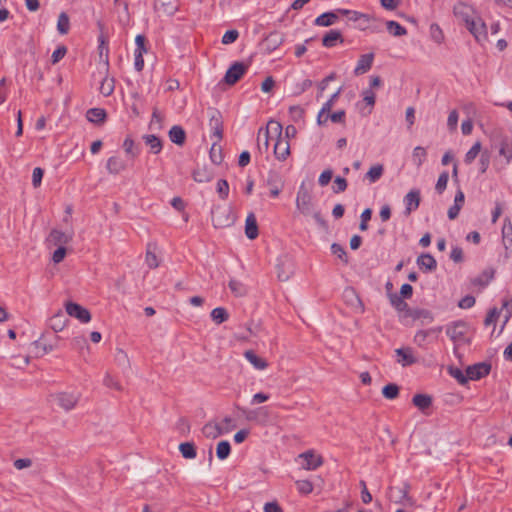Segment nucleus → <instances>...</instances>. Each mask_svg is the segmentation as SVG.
<instances>
[{"label":"nucleus","instance_id":"3","mask_svg":"<svg viewBox=\"0 0 512 512\" xmlns=\"http://www.w3.org/2000/svg\"><path fill=\"white\" fill-rule=\"evenodd\" d=\"M270 131H272L275 136H280L282 134L281 124L277 121L271 120L268 122L265 130L264 129L259 130L258 137H257V147L260 152H263V151L266 152L268 150Z\"/></svg>","mask_w":512,"mask_h":512},{"label":"nucleus","instance_id":"14","mask_svg":"<svg viewBox=\"0 0 512 512\" xmlns=\"http://www.w3.org/2000/svg\"><path fill=\"white\" fill-rule=\"evenodd\" d=\"M491 365L485 362L476 363L468 366L466 375L468 380H479L490 373Z\"/></svg>","mask_w":512,"mask_h":512},{"label":"nucleus","instance_id":"19","mask_svg":"<svg viewBox=\"0 0 512 512\" xmlns=\"http://www.w3.org/2000/svg\"><path fill=\"white\" fill-rule=\"evenodd\" d=\"M374 60V54L373 53H367L360 56L357 65L354 69L355 75H361L366 72H368L373 64Z\"/></svg>","mask_w":512,"mask_h":512},{"label":"nucleus","instance_id":"10","mask_svg":"<svg viewBox=\"0 0 512 512\" xmlns=\"http://www.w3.org/2000/svg\"><path fill=\"white\" fill-rule=\"evenodd\" d=\"M277 269V278L280 281H288L295 273V264L294 262L288 258L284 257L279 259V262L276 266Z\"/></svg>","mask_w":512,"mask_h":512},{"label":"nucleus","instance_id":"56","mask_svg":"<svg viewBox=\"0 0 512 512\" xmlns=\"http://www.w3.org/2000/svg\"><path fill=\"white\" fill-rule=\"evenodd\" d=\"M217 192L219 197L225 200L229 195V184L225 179H220L217 182Z\"/></svg>","mask_w":512,"mask_h":512},{"label":"nucleus","instance_id":"24","mask_svg":"<svg viewBox=\"0 0 512 512\" xmlns=\"http://www.w3.org/2000/svg\"><path fill=\"white\" fill-rule=\"evenodd\" d=\"M244 357L257 370H264L268 367V362L259 357L253 350L245 351Z\"/></svg>","mask_w":512,"mask_h":512},{"label":"nucleus","instance_id":"49","mask_svg":"<svg viewBox=\"0 0 512 512\" xmlns=\"http://www.w3.org/2000/svg\"><path fill=\"white\" fill-rule=\"evenodd\" d=\"M406 315L413 319L423 318L429 321L433 320L431 312L426 309H409Z\"/></svg>","mask_w":512,"mask_h":512},{"label":"nucleus","instance_id":"30","mask_svg":"<svg viewBox=\"0 0 512 512\" xmlns=\"http://www.w3.org/2000/svg\"><path fill=\"white\" fill-rule=\"evenodd\" d=\"M502 240L506 249V257H509L508 249L512 245V224L509 219H505L502 227Z\"/></svg>","mask_w":512,"mask_h":512},{"label":"nucleus","instance_id":"2","mask_svg":"<svg viewBox=\"0 0 512 512\" xmlns=\"http://www.w3.org/2000/svg\"><path fill=\"white\" fill-rule=\"evenodd\" d=\"M468 330V324L465 321L458 320L447 325L446 334L456 345L469 344Z\"/></svg>","mask_w":512,"mask_h":512},{"label":"nucleus","instance_id":"8","mask_svg":"<svg viewBox=\"0 0 512 512\" xmlns=\"http://www.w3.org/2000/svg\"><path fill=\"white\" fill-rule=\"evenodd\" d=\"M65 310L70 317L76 318L81 323H88L91 320L89 310L75 302H67Z\"/></svg>","mask_w":512,"mask_h":512},{"label":"nucleus","instance_id":"41","mask_svg":"<svg viewBox=\"0 0 512 512\" xmlns=\"http://www.w3.org/2000/svg\"><path fill=\"white\" fill-rule=\"evenodd\" d=\"M429 34L431 39L438 45L442 44L445 40L442 29L436 23L430 25Z\"/></svg>","mask_w":512,"mask_h":512},{"label":"nucleus","instance_id":"39","mask_svg":"<svg viewBox=\"0 0 512 512\" xmlns=\"http://www.w3.org/2000/svg\"><path fill=\"white\" fill-rule=\"evenodd\" d=\"M389 300L391 305L399 312H408V304L404 301V298L396 293L389 294Z\"/></svg>","mask_w":512,"mask_h":512},{"label":"nucleus","instance_id":"6","mask_svg":"<svg viewBox=\"0 0 512 512\" xmlns=\"http://www.w3.org/2000/svg\"><path fill=\"white\" fill-rule=\"evenodd\" d=\"M234 218L230 213V210L221 206H216L212 210V222L214 227L222 228L229 226L233 223Z\"/></svg>","mask_w":512,"mask_h":512},{"label":"nucleus","instance_id":"13","mask_svg":"<svg viewBox=\"0 0 512 512\" xmlns=\"http://www.w3.org/2000/svg\"><path fill=\"white\" fill-rule=\"evenodd\" d=\"M73 239V233H65L58 229H52L46 238L48 246H64Z\"/></svg>","mask_w":512,"mask_h":512},{"label":"nucleus","instance_id":"62","mask_svg":"<svg viewBox=\"0 0 512 512\" xmlns=\"http://www.w3.org/2000/svg\"><path fill=\"white\" fill-rule=\"evenodd\" d=\"M239 33L237 30H228L222 37V43L225 45L231 44L237 40Z\"/></svg>","mask_w":512,"mask_h":512},{"label":"nucleus","instance_id":"51","mask_svg":"<svg viewBox=\"0 0 512 512\" xmlns=\"http://www.w3.org/2000/svg\"><path fill=\"white\" fill-rule=\"evenodd\" d=\"M210 158L213 163L219 165L223 161L222 149L217 143H213L210 149Z\"/></svg>","mask_w":512,"mask_h":512},{"label":"nucleus","instance_id":"38","mask_svg":"<svg viewBox=\"0 0 512 512\" xmlns=\"http://www.w3.org/2000/svg\"><path fill=\"white\" fill-rule=\"evenodd\" d=\"M144 142L146 145L150 147V150L153 154H159L162 150V142L161 140L153 135H145L143 136Z\"/></svg>","mask_w":512,"mask_h":512},{"label":"nucleus","instance_id":"25","mask_svg":"<svg viewBox=\"0 0 512 512\" xmlns=\"http://www.w3.org/2000/svg\"><path fill=\"white\" fill-rule=\"evenodd\" d=\"M245 234L247 238L253 240L257 238L259 232H258V225L256 221V217L254 213H249L246 221H245Z\"/></svg>","mask_w":512,"mask_h":512},{"label":"nucleus","instance_id":"23","mask_svg":"<svg viewBox=\"0 0 512 512\" xmlns=\"http://www.w3.org/2000/svg\"><path fill=\"white\" fill-rule=\"evenodd\" d=\"M406 203L405 213L409 215L413 210L417 209L420 204V192L418 190H411L404 199Z\"/></svg>","mask_w":512,"mask_h":512},{"label":"nucleus","instance_id":"48","mask_svg":"<svg viewBox=\"0 0 512 512\" xmlns=\"http://www.w3.org/2000/svg\"><path fill=\"white\" fill-rule=\"evenodd\" d=\"M231 452V446L228 441H220L217 444L216 455L220 460L226 459Z\"/></svg>","mask_w":512,"mask_h":512},{"label":"nucleus","instance_id":"21","mask_svg":"<svg viewBox=\"0 0 512 512\" xmlns=\"http://www.w3.org/2000/svg\"><path fill=\"white\" fill-rule=\"evenodd\" d=\"M106 169L110 174H120L126 169V162L119 156H112L107 160Z\"/></svg>","mask_w":512,"mask_h":512},{"label":"nucleus","instance_id":"57","mask_svg":"<svg viewBox=\"0 0 512 512\" xmlns=\"http://www.w3.org/2000/svg\"><path fill=\"white\" fill-rule=\"evenodd\" d=\"M331 251L339 259H341L345 264L348 262L346 251H345V249L340 244L333 243L331 245Z\"/></svg>","mask_w":512,"mask_h":512},{"label":"nucleus","instance_id":"28","mask_svg":"<svg viewBox=\"0 0 512 512\" xmlns=\"http://www.w3.org/2000/svg\"><path fill=\"white\" fill-rule=\"evenodd\" d=\"M499 154L505 158L507 163L512 161V138L504 136L499 143Z\"/></svg>","mask_w":512,"mask_h":512},{"label":"nucleus","instance_id":"59","mask_svg":"<svg viewBox=\"0 0 512 512\" xmlns=\"http://www.w3.org/2000/svg\"><path fill=\"white\" fill-rule=\"evenodd\" d=\"M296 486L302 494H309L313 491V484L309 480H299L296 482Z\"/></svg>","mask_w":512,"mask_h":512},{"label":"nucleus","instance_id":"9","mask_svg":"<svg viewBox=\"0 0 512 512\" xmlns=\"http://www.w3.org/2000/svg\"><path fill=\"white\" fill-rule=\"evenodd\" d=\"M155 11L159 17L172 16L179 9L178 0H156L154 4Z\"/></svg>","mask_w":512,"mask_h":512},{"label":"nucleus","instance_id":"55","mask_svg":"<svg viewBox=\"0 0 512 512\" xmlns=\"http://www.w3.org/2000/svg\"><path fill=\"white\" fill-rule=\"evenodd\" d=\"M426 150L421 147V146H417L414 148L413 150V159L416 163L417 166H421L422 163L424 162L425 158H426Z\"/></svg>","mask_w":512,"mask_h":512},{"label":"nucleus","instance_id":"44","mask_svg":"<svg viewBox=\"0 0 512 512\" xmlns=\"http://www.w3.org/2000/svg\"><path fill=\"white\" fill-rule=\"evenodd\" d=\"M211 318L216 324H221L228 320L229 314L223 307H217L212 310Z\"/></svg>","mask_w":512,"mask_h":512},{"label":"nucleus","instance_id":"5","mask_svg":"<svg viewBox=\"0 0 512 512\" xmlns=\"http://www.w3.org/2000/svg\"><path fill=\"white\" fill-rule=\"evenodd\" d=\"M466 28L480 45H484L489 41L487 26L480 17L476 16L471 22L468 23Z\"/></svg>","mask_w":512,"mask_h":512},{"label":"nucleus","instance_id":"20","mask_svg":"<svg viewBox=\"0 0 512 512\" xmlns=\"http://www.w3.org/2000/svg\"><path fill=\"white\" fill-rule=\"evenodd\" d=\"M417 265L421 270L425 272H431L437 268V262L435 258L429 253H423L419 255L417 258Z\"/></svg>","mask_w":512,"mask_h":512},{"label":"nucleus","instance_id":"18","mask_svg":"<svg viewBox=\"0 0 512 512\" xmlns=\"http://www.w3.org/2000/svg\"><path fill=\"white\" fill-rule=\"evenodd\" d=\"M276 137L277 140L274 144V155L278 160L284 161L290 155V144L289 141L287 139H283L281 135Z\"/></svg>","mask_w":512,"mask_h":512},{"label":"nucleus","instance_id":"34","mask_svg":"<svg viewBox=\"0 0 512 512\" xmlns=\"http://www.w3.org/2000/svg\"><path fill=\"white\" fill-rule=\"evenodd\" d=\"M202 433L206 438L216 439L223 434V430L218 424L207 423L203 426Z\"/></svg>","mask_w":512,"mask_h":512},{"label":"nucleus","instance_id":"16","mask_svg":"<svg viewBox=\"0 0 512 512\" xmlns=\"http://www.w3.org/2000/svg\"><path fill=\"white\" fill-rule=\"evenodd\" d=\"M99 45H98V51H99V60L101 64V68L104 73L108 72L109 69V48L108 43L105 39V36L101 34L98 38Z\"/></svg>","mask_w":512,"mask_h":512},{"label":"nucleus","instance_id":"50","mask_svg":"<svg viewBox=\"0 0 512 512\" xmlns=\"http://www.w3.org/2000/svg\"><path fill=\"white\" fill-rule=\"evenodd\" d=\"M481 142L477 141L474 143V145L470 148V150L465 155V163L471 164L475 158L479 155L481 151Z\"/></svg>","mask_w":512,"mask_h":512},{"label":"nucleus","instance_id":"37","mask_svg":"<svg viewBox=\"0 0 512 512\" xmlns=\"http://www.w3.org/2000/svg\"><path fill=\"white\" fill-rule=\"evenodd\" d=\"M442 331V327H435L427 330H420L415 334L414 341L419 345L422 346L427 338L432 334H438Z\"/></svg>","mask_w":512,"mask_h":512},{"label":"nucleus","instance_id":"43","mask_svg":"<svg viewBox=\"0 0 512 512\" xmlns=\"http://www.w3.org/2000/svg\"><path fill=\"white\" fill-rule=\"evenodd\" d=\"M387 30L393 36H404L407 34L405 27L400 25L398 22L390 20L386 22Z\"/></svg>","mask_w":512,"mask_h":512},{"label":"nucleus","instance_id":"29","mask_svg":"<svg viewBox=\"0 0 512 512\" xmlns=\"http://www.w3.org/2000/svg\"><path fill=\"white\" fill-rule=\"evenodd\" d=\"M412 403L420 411L425 412L432 405V397L428 394H415Z\"/></svg>","mask_w":512,"mask_h":512},{"label":"nucleus","instance_id":"53","mask_svg":"<svg viewBox=\"0 0 512 512\" xmlns=\"http://www.w3.org/2000/svg\"><path fill=\"white\" fill-rule=\"evenodd\" d=\"M448 179H449V174L447 171H443L439 175V178L435 185V190L437 191L438 194H442L444 192V190L447 187Z\"/></svg>","mask_w":512,"mask_h":512},{"label":"nucleus","instance_id":"64","mask_svg":"<svg viewBox=\"0 0 512 512\" xmlns=\"http://www.w3.org/2000/svg\"><path fill=\"white\" fill-rule=\"evenodd\" d=\"M43 174H44V171L42 168H40V167L34 168L33 174H32V184L35 188H37L41 185Z\"/></svg>","mask_w":512,"mask_h":512},{"label":"nucleus","instance_id":"36","mask_svg":"<svg viewBox=\"0 0 512 512\" xmlns=\"http://www.w3.org/2000/svg\"><path fill=\"white\" fill-rule=\"evenodd\" d=\"M31 345L34 348V354L36 357H41V356L51 352L54 348L51 344H46L43 341L42 337L40 339L32 342Z\"/></svg>","mask_w":512,"mask_h":512},{"label":"nucleus","instance_id":"52","mask_svg":"<svg viewBox=\"0 0 512 512\" xmlns=\"http://www.w3.org/2000/svg\"><path fill=\"white\" fill-rule=\"evenodd\" d=\"M382 394L387 399H395L399 395V387L396 384H387L382 389Z\"/></svg>","mask_w":512,"mask_h":512},{"label":"nucleus","instance_id":"15","mask_svg":"<svg viewBox=\"0 0 512 512\" xmlns=\"http://www.w3.org/2000/svg\"><path fill=\"white\" fill-rule=\"evenodd\" d=\"M209 125L212 129L213 136L216 137L217 141H220L223 137V122L220 112L216 109H210Z\"/></svg>","mask_w":512,"mask_h":512},{"label":"nucleus","instance_id":"7","mask_svg":"<svg viewBox=\"0 0 512 512\" xmlns=\"http://www.w3.org/2000/svg\"><path fill=\"white\" fill-rule=\"evenodd\" d=\"M454 16L464 22L465 26L468 25L476 17L474 8L462 1L457 2L453 7Z\"/></svg>","mask_w":512,"mask_h":512},{"label":"nucleus","instance_id":"40","mask_svg":"<svg viewBox=\"0 0 512 512\" xmlns=\"http://www.w3.org/2000/svg\"><path fill=\"white\" fill-rule=\"evenodd\" d=\"M114 88H115L114 78L105 76L101 81L99 91L104 96H110L113 93Z\"/></svg>","mask_w":512,"mask_h":512},{"label":"nucleus","instance_id":"1","mask_svg":"<svg viewBox=\"0 0 512 512\" xmlns=\"http://www.w3.org/2000/svg\"><path fill=\"white\" fill-rule=\"evenodd\" d=\"M80 398L81 393L77 391H60L50 395V401L66 412L74 409Z\"/></svg>","mask_w":512,"mask_h":512},{"label":"nucleus","instance_id":"31","mask_svg":"<svg viewBox=\"0 0 512 512\" xmlns=\"http://www.w3.org/2000/svg\"><path fill=\"white\" fill-rule=\"evenodd\" d=\"M106 111L102 108H91L86 112V118L92 123H103L106 119Z\"/></svg>","mask_w":512,"mask_h":512},{"label":"nucleus","instance_id":"26","mask_svg":"<svg viewBox=\"0 0 512 512\" xmlns=\"http://www.w3.org/2000/svg\"><path fill=\"white\" fill-rule=\"evenodd\" d=\"M343 41L344 40L341 32L339 30L332 29L324 35L322 44L327 48H331L334 47L338 42L343 43Z\"/></svg>","mask_w":512,"mask_h":512},{"label":"nucleus","instance_id":"35","mask_svg":"<svg viewBox=\"0 0 512 512\" xmlns=\"http://www.w3.org/2000/svg\"><path fill=\"white\" fill-rule=\"evenodd\" d=\"M268 185L271 187L270 194L272 197H278L281 189L283 187V183L281 178L277 174H272L268 178Z\"/></svg>","mask_w":512,"mask_h":512},{"label":"nucleus","instance_id":"47","mask_svg":"<svg viewBox=\"0 0 512 512\" xmlns=\"http://www.w3.org/2000/svg\"><path fill=\"white\" fill-rule=\"evenodd\" d=\"M229 288L231 290V292L236 296V297H241V296H244L246 294V288L244 286V284L236 279H231L229 281Z\"/></svg>","mask_w":512,"mask_h":512},{"label":"nucleus","instance_id":"45","mask_svg":"<svg viewBox=\"0 0 512 512\" xmlns=\"http://www.w3.org/2000/svg\"><path fill=\"white\" fill-rule=\"evenodd\" d=\"M383 171L384 168L382 165H374L366 173V178L369 180L370 183H375L381 178V176L383 175Z\"/></svg>","mask_w":512,"mask_h":512},{"label":"nucleus","instance_id":"42","mask_svg":"<svg viewBox=\"0 0 512 512\" xmlns=\"http://www.w3.org/2000/svg\"><path fill=\"white\" fill-rule=\"evenodd\" d=\"M179 450L182 456L186 459H193L196 457V448L192 442H184L179 445Z\"/></svg>","mask_w":512,"mask_h":512},{"label":"nucleus","instance_id":"32","mask_svg":"<svg viewBox=\"0 0 512 512\" xmlns=\"http://www.w3.org/2000/svg\"><path fill=\"white\" fill-rule=\"evenodd\" d=\"M67 319L62 311H58L55 315H53L50 319V327L55 332L62 331L67 323Z\"/></svg>","mask_w":512,"mask_h":512},{"label":"nucleus","instance_id":"46","mask_svg":"<svg viewBox=\"0 0 512 512\" xmlns=\"http://www.w3.org/2000/svg\"><path fill=\"white\" fill-rule=\"evenodd\" d=\"M70 29V20L65 12H62L57 21V30L60 34L65 35Z\"/></svg>","mask_w":512,"mask_h":512},{"label":"nucleus","instance_id":"54","mask_svg":"<svg viewBox=\"0 0 512 512\" xmlns=\"http://www.w3.org/2000/svg\"><path fill=\"white\" fill-rule=\"evenodd\" d=\"M193 178L196 182L205 183L211 180V175L206 169H197L193 172Z\"/></svg>","mask_w":512,"mask_h":512},{"label":"nucleus","instance_id":"58","mask_svg":"<svg viewBox=\"0 0 512 512\" xmlns=\"http://www.w3.org/2000/svg\"><path fill=\"white\" fill-rule=\"evenodd\" d=\"M145 261H146L147 266L150 269H155L159 266V261H158L157 255L150 250L146 251Z\"/></svg>","mask_w":512,"mask_h":512},{"label":"nucleus","instance_id":"61","mask_svg":"<svg viewBox=\"0 0 512 512\" xmlns=\"http://www.w3.org/2000/svg\"><path fill=\"white\" fill-rule=\"evenodd\" d=\"M116 361L118 362L119 365H122L126 368L130 367L129 357H128L127 353L122 349L117 350Z\"/></svg>","mask_w":512,"mask_h":512},{"label":"nucleus","instance_id":"63","mask_svg":"<svg viewBox=\"0 0 512 512\" xmlns=\"http://www.w3.org/2000/svg\"><path fill=\"white\" fill-rule=\"evenodd\" d=\"M67 250L64 246H59L52 255V261L55 264L62 262L66 256Z\"/></svg>","mask_w":512,"mask_h":512},{"label":"nucleus","instance_id":"60","mask_svg":"<svg viewBox=\"0 0 512 512\" xmlns=\"http://www.w3.org/2000/svg\"><path fill=\"white\" fill-rule=\"evenodd\" d=\"M67 53V48L64 45L59 46L51 56V62L52 64L58 63L61 59L64 58V56Z\"/></svg>","mask_w":512,"mask_h":512},{"label":"nucleus","instance_id":"4","mask_svg":"<svg viewBox=\"0 0 512 512\" xmlns=\"http://www.w3.org/2000/svg\"><path fill=\"white\" fill-rule=\"evenodd\" d=\"M296 207L297 210L305 216H309L313 213V198L309 191L305 188L304 184L300 186L299 191L297 193Z\"/></svg>","mask_w":512,"mask_h":512},{"label":"nucleus","instance_id":"27","mask_svg":"<svg viewBox=\"0 0 512 512\" xmlns=\"http://www.w3.org/2000/svg\"><path fill=\"white\" fill-rule=\"evenodd\" d=\"M398 356V363L402 366H408L416 363V358L412 354L411 348H398L395 350Z\"/></svg>","mask_w":512,"mask_h":512},{"label":"nucleus","instance_id":"33","mask_svg":"<svg viewBox=\"0 0 512 512\" xmlns=\"http://www.w3.org/2000/svg\"><path fill=\"white\" fill-rule=\"evenodd\" d=\"M338 19V15L334 12H326L315 19V25L328 27L333 25Z\"/></svg>","mask_w":512,"mask_h":512},{"label":"nucleus","instance_id":"17","mask_svg":"<svg viewBox=\"0 0 512 512\" xmlns=\"http://www.w3.org/2000/svg\"><path fill=\"white\" fill-rule=\"evenodd\" d=\"M284 42V35L280 32H271L263 42L264 49L267 53L276 50Z\"/></svg>","mask_w":512,"mask_h":512},{"label":"nucleus","instance_id":"12","mask_svg":"<svg viewBox=\"0 0 512 512\" xmlns=\"http://www.w3.org/2000/svg\"><path fill=\"white\" fill-rule=\"evenodd\" d=\"M298 457L304 461L302 468L308 471L316 470L324 462L323 457L319 454H316L314 450H307L301 453Z\"/></svg>","mask_w":512,"mask_h":512},{"label":"nucleus","instance_id":"22","mask_svg":"<svg viewBox=\"0 0 512 512\" xmlns=\"http://www.w3.org/2000/svg\"><path fill=\"white\" fill-rule=\"evenodd\" d=\"M168 136L170 141L178 146H183L185 144L186 132L179 125L172 126L169 130Z\"/></svg>","mask_w":512,"mask_h":512},{"label":"nucleus","instance_id":"11","mask_svg":"<svg viewBox=\"0 0 512 512\" xmlns=\"http://www.w3.org/2000/svg\"><path fill=\"white\" fill-rule=\"evenodd\" d=\"M248 66L242 62L233 63L226 71L224 81L228 85H234L245 74Z\"/></svg>","mask_w":512,"mask_h":512}]
</instances>
